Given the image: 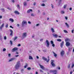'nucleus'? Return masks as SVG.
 Masks as SVG:
<instances>
[{"label":"nucleus","mask_w":74,"mask_h":74,"mask_svg":"<svg viewBox=\"0 0 74 74\" xmlns=\"http://www.w3.org/2000/svg\"><path fill=\"white\" fill-rule=\"evenodd\" d=\"M15 69L16 70H18L21 67V62L20 61H18L15 65Z\"/></svg>","instance_id":"1"},{"label":"nucleus","mask_w":74,"mask_h":74,"mask_svg":"<svg viewBox=\"0 0 74 74\" xmlns=\"http://www.w3.org/2000/svg\"><path fill=\"white\" fill-rule=\"evenodd\" d=\"M24 25H27V21L25 20H23L22 21V27L24 26Z\"/></svg>","instance_id":"2"},{"label":"nucleus","mask_w":74,"mask_h":74,"mask_svg":"<svg viewBox=\"0 0 74 74\" xmlns=\"http://www.w3.org/2000/svg\"><path fill=\"white\" fill-rule=\"evenodd\" d=\"M42 59L44 60L45 61H46L47 63H48L49 62V59H48V60H47V58H45L44 57H42Z\"/></svg>","instance_id":"3"},{"label":"nucleus","mask_w":74,"mask_h":74,"mask_svg":"<svg viewBox=\"0 0 74 74\" xmlns=\"http://www.w3.org/2000/svg\"><path fill=\"white\" fill-rule=\"evenodd\" d=\"M17 50H18V48L15 47L12 49V52H14Z\"/></svg>","instance_id":"4"},{"label":"nucleus","mask_w":74,"mask_h":74,"mask_svg":"<svg viewBox=\"0 0 74 74\" xmlns=\"http://www.w3.org/2000/svg\"><path fill=\"white\" fill-rule=\"evenodd\" d=\"M55 62L54 60H51V64L52 65L53 67H55V66H56L55 64L53 63V62Z\"/></svg>","instance_id":"5"},{"label":"nucleus","mask_w":74,"mask_h":74,"mask_svg":"<svg viewBox=\"0 0 74 74\" xmlns=\"http://www.w3.org/2000/svg\"><path fill=\"white\" fill-rule=\"evenodd\" d=\"M26 36H27V34L26 33H24L23 34H22L23 38H25V37H26Z\"/></svg>","instance_id":"6"},{"label":"nucleus","mask_w":74,"mask_h":74,"mask_svg":"<svg viewBox=\"0 0 74 74\" xmlns=\"http://www.w3.org/2000/svg\"><path fill=\"white\" fill-rule=\"evenodd\" d=\"M60 54L61 56H63L64 55V51L63 50H62Z\"/></svg>","instance_id":"7"},{"label":"nucleus","mask_w":74,"mask_h":74,"mask_svg":"<svg viewBox=\"0 0 74 74\" xmlns=\"http://www.w3.org/2000/svg\"><path fill=\"white\" fill-rule=\"evenodd\" d=\"M46 42L47 43L46 46L47 47H49V41H48V40H46Z\"/></svg>","instance_id":"8"},{"label":"nucleus","mask_w":74,"mask_h":74,"mask_svg":"<svg viewBox=\"0 0 74 74\" xmlns=\"http://www.w3.org/2000/svg\"><path fill=\"white\" fill-rule=\"evenodd\" d=\"M63 45H64V42L63 41L60 44V47L62 48H63Z\"/></svg>","instance_id":"9"},{"label":"nucleus","mask_w":74,"mask_h":74,"mask_svg":"<svg viewBox=\"0 0 74 74\" xmlns=\"http://www.w3.org/2000/svg\"><path fill=\"white\" fill-rule=\"evenodd\" d=\"M52 35L53 36V37H55V38H56L58 36L57 34H53Z\"/></svg>","instance_id":"10"},{"label":"nucleus","mask_w":74,"mask_h":74,"mask_svg":"<svg viewBox=\"0 0 74 74\" xmlns=\"http://www.w3.org/2000/svg\"><path fill=\"white\" fill-rule=\"evenodd\" d=\"M39 66L40 68L42 69V70H44V69H45V68H44V66H43L41 65L40 64H39Z\"/></svg>","instance_id":"11"},{"label":"nucleus","mask_w":74,"mask_h":74,"mask_svg":"<svg viewBox=\"0 0 74 74\" xmlns=\"http://www.w3.org/2000/svg\"><path fill=\"white\" fill-rule=\"evenodd\" d=\"M66 46H67V47H69V46H70V43L69 42H66Z\"/></svg>","instance_id":"12"},{"label":"nucleus","mask_w":74,"mask_h":74,"mask_svg":"<svg viewBox=\"0 0 74 74\" xmlns=\"http://www.w3.org/2000/svg\"><path fill=\"white\" fill-rule=\"evenodd\" d=\"M15 59V58H12L9 60V62H12V61H14Z\"/></svg>","instance_id":"13"},{"label":"nucleus","mask_w":74,"mask_h":74,"mask_svg":"<svg viewBox=\"0 0 74 74\" xmlns=\"http://www.w3.org/2000/svg\"><path fill=\"white\" fill-rule=\"evenodd\" d=\"M10 32L11 33L10 34V35L12 36L13 34V31H12V29H10Z\"/></svg>","instance_id":"14"},{"label":"nucleus","mask_w":74,"mask_h":74,"mask_svg":"<svg viewBox=\"0 0 74 74\" xmlns=\"http://www.w3.org/2000/svg\"><path fill=\"white\" fill-rule=\"evenodd\" d=\"M14 14H18V15H19L20 14V13L19 12H18V11H15L14 12Z\"/></svg>","instance_id":"15"},{"label":"nucleus","mask_w":74,"mask_h":74,"mask_svg":"<svg viewBox=\"0 0 74 74\" xmlns=\"http://www.w3.org/2000/svg\"><path fill=\"white\" fill-rule=\"evenodd\" d=\"M31 11L32 12L33 11V10H32V9H29L27 10V13H30V12Z\"/></svg>","instance_id":"16"},{"label":"nucleus","mask_w":74,"mask_h":74,"mask_svg":"<svg viewBox=\"0 0 74 74\" xmlns=\"http://www.w3.org/2000/svg\"><path fill=\"white\" fill-rule=\"evenodd\" d=\"M4 24H3L0 27V29L1 30H2V29H3V27H4Z\"/></svg>","instance_id":"17"},{"label":"nucleus","mask_w":74,"mask_h":74,"mask_svg":"<svg viewBox=\"0 0 74 74\" xmlns=\"http://www.w3.org/2000/svg\"><path fill=\"white\" fill-rule=\"evenodd\" d=\"M9 21H11L12 22H14V19L11 18H10L9 19Z\"/></svg>","instance_id":"18"},{"label":"nucleus","mask_w":74,"mask_h":74,"mask_svg":"<svg viewBox=\"0 0 74 74\" xmlns=\"http://www.w3.org/2000/svg\"><path fill=\"white\" fill-rule=\"evenodd\" d=\"M69 41H70V40L68 38H66L65 40V42H68Z\"/></svg>","instance_id":"19"},{"label":"nucleus","mask_w":74,"mask_h":74,"mask_svg":"<svg viewBox=\"0 0 74 74\" xmlns=\"http://www.w3.org/2000/svg\"><path fill=\"white\" fill-rule=\"evenodd\" d=\"M51 30L52 33H54L55 32V30L53 29V28H51Z\"/></svg>","instance_id":"20"},{"label":"nucleus","mask_w":74,"mask_h":74,"mask_svg":"<svg viewBox=\"0 0 74 74\" xmlns=\"http://www.w3.org/2000/svg\"><path fill=\"white\" fill-rule=\"evenodd\" d=\"M52 52L54 54V56H55V57H56V56H57V54H56V53L53 52V51Z\"/></svg>","instance_id":"21"},{"label":"nucleus","mask_w":74,"mask_h":74,"mask_svg":"<svg viewBox=\"0 0 74 74\" xmlns=\"http://www.w3.org/2000/svg\"><path fill=\"white\" fill-rule=\"evenodd\" d=\"M65 12H64V10H62L61 11V14H64Z\"/></svg>","instance_id":"22"},{"label":"nucleus","mask_w":74,"mask_h":74,"mask_svg":"<svg viewBox=\"0 0 74 74\" xmlns=\"http://www.w3.org/2000/svg\"><path fill=\"white\" fill-rule=\"evenodd\" d=\"M16 7H17V8H18L19 9L21 8H20V6H19V4L17 5Z\"/></svg>","instance_id":"23"},{"label":"nucleus","mask_w":74,"mask_h":74,"mask_svg":"<svg viewBox=\"0 0 74 74\" xmlns=\"http://www.w3.org/2000/svg\"><path fill=\"white\" fill-rule=\"evenodd\" d=\"M23 5H24V6H26L27 5V2H25L23 3Z\"/></svg>","instance_id":"24"},{"label":"nucleus","mask_w":74,"mask_h":74,"mask_svg":"<svg viewBox=\"0 0 74 74\" xmlns=\"http://www.w3.org/2000/svg\"><path fill=\"white\" fill-rule=\"evenodd\" d=\"M58 71L57 70H53V73H57V72Z\"/></svg>","instance_id":"25"},{"label":"nucleus","mask_w":74,"mask_h":74,"mask_svg":"<svg viewBox=\"0 0 74 74\" xmlns=\"http://www.w3.org/2000/svg\"><path fill=\"white\" fill-rule=\"evenodd\" d=\"M29 59H32V60H33V57H32L31 56H29Z\"/></svg>","instance_id":"26"},{"label":"nucleus","mask_w":74,"mask_h":74,"mask_svg":"<svg viewBox=\"0 0 74 74\" xmlns=\"http://www.w3.org/2000/svg\"><path fill=\"white\" fill-rule=\"evenodd\" d=\"M65 24L66 25V26H67V27H69V24H67V23H65Z\"/></svg>","instance_id":"27"},{"label":"nucleus","mask_w":74,"mask_h":74,"mask_svg":"<svg viewBox=\"0 0 74 74\" xmlns=\"http://www.w3.org/2000/svg\"><path fill=\"white\" fill-rule=\"evenodd\" d=\"M25 64L26 65L24 66V68H26V67H27L28 65L27 63H26Z\"/></svg>","instance_id":"28"},{"label":"nucleus","mask_w":74,"mask_h":74,"mask_svg":"<svg viewBox=\"0 0 74 74\" xmlns=\"http://www.w3.org/2000/svg\"><path fill=\"white\" fill-rule=\"evenodd\" d=\"M1 10L2 12H5V9H1Z\"/></svg>","instance_id":"29"},{"label":"nucleus","mask_w":74,"mask_h":74,"mask_svg":"<svg viewBox=\"0 0 74 74\" xmlns=\"http://www.w3.org/2000/svg\"><path fill=\"white\" fill-rule=\"evenodd\" d=\"M57 40L58 41H59V42H61V41H62V40H61V39H58Z\"/></svg>","instance_id":"30"},{"label":"nucleus","mask_w":74,"mask_h":74,"mask_svg":"<svg viewBox=\"0 0 74 74\" xmlns=\"http://www.w3.org/2000/svg\"><path fill=\"white\" fill-rule=\"evenodd\" d=\"M71 49H72L71 48L69 47L68 48V50L69 51H71Z\"/></svg>","instance_id":"31"},{"label":"nucleus","mask_w":74,"mask_h":74,"mask_svg":"<svg viewBox=\"0 0 74 74\" xmlns=\"http://www.w3.org/2000/svg\"><path fill=\"white\" fill-rule=\"evenodd\" d=\"M17 38H18V37L17 36L15 37L14 38V40H16Z\"/></svg>","instance_id":"32"},{"label":"nucleus","mask_w":74,"mask_h":74,"mask_svg":"<svg viewBox=\"0 0 74 74\" xmlns=\"http://www.w3.org/2000/svg\"><path fill=\"white\" fill-rule=\"evenodd\" d=\"M67 5H65L64 6V8L65 9L67 7Z\"/></svg>","instance_id":"33"},{"label":"nucleus","mask_w":74,"mask_h":74,"mask_svg":"<svg viewBox=\"0 0 74 74\" xmlns=\"http://www.w3.org/2000/svg\"><path fill=\"white\" fill-rule=\"evenodd\" d=\"M7 9H8V10H10V11H11V10H12V9L8 7Z\"/></svg>","instance_id":"34"},{"label":"nucleus","mask_w":74,"mask_h":74,"mask_svg":"<svg viewBox=\"0 0 74 74\" xmlns=\"http://www.w3.org/2000/svg\"><path fill=\"white\" fill-rule=\"evenodd\" d=\"M42 6H43V7H44V6H45V4L44 3H42L41 4Z\"/></svg>","instance_id":"35"},{"label":"nucleus","mask_w":74,"mask_h":74,"mask_svg":"<svg viewBox=\"0 0 74 74\" xmlns=\"http://www.w3.org/2000/svg\"><path fill=\"white\" fill-rule=\"evenodd\" d=\"M64 33H68V32H67V31L66 30H64Z\"/></svg>","instance_id":"36"},{"label":"nucleus","mask_w":74,"mask_h":74,"mask_svg":"<svg viewBox=\"0 0 74 74\" xmlns=\"http://www.w3.org/2000/svg\"><path fill=\"white\" fill-rule=\"evenodd\" d=\"M68 69H70V64H69L68 66Z\"/></svg>","instance_id":"37"},{"label":"nucleus","mask_w":74,"mask_h":74,"mask_svg":"<svg viewBox=\"0 0 74 74\" xmlns=\"http://www.w3.org/2000/svg\"><path fill=\"white\" fill-rule=\"evenodd\" d=\"M10 43L11 45H12V42L11 40H10Z\"/></svg>","instance_id":"38"},{"label":"nucleus","mask_w":74,"mask_h":74,"mask_svg":"<svg viewBox=\"0 0 74 74\" xmlns=\"http://www.w3.org/2000/svg\"><path fill=\"white\" fill-rule=\"evenodd\" d=\"M27 69L28 70H31V68H30V67H28V68H27Z\"/></svg>","instance_id":"39"},{"label":"nucleus","mask_w":74,"mask_h":74,"mask_svg":"<svg viewBox=\"0 0 74 74\" xmlns=\"http://www.w3.org/2000/svg\"><path fill=\"white\" fill-rule=\"evenodd\" d=\"M51 44H53V41L51 40Z\"/></svg>","instance_id":"40"},{"label":"nucleus","mask_w":74,"mask_h":74,"mask_svg":"<svg viewBox=\"0 0 74 74\" xmlns=\"http://www.w3.org/2000/svg\"><path fill=\"white\" fill-rule=\"evenodd\" d=\"M8 24H7L5 26V27H6V28H7V27H8Z\"/></svg>","instance_id":"41"},{"label":"nucleus","mask_w":74,"mask_h":74,"mask_svg":"<svg viewBox=\"0 0 74 74\" xmlns=\"http://www.w3.org/2000/svg\"><path fill=\"white\" fill-rule=\"evenodd\" d=\"M53 70H50L49 71L50 73H53Z\"/></svg>","instance_id":"42"},{"label":"nucleus","mask_w":74,"mask_h":74,"mask_svg":"<svg viewBox=\"0 0 74 74\" xmlns=\"http://www.w3.org/2000/svg\"><path fill=\"white\" fill-rule=\"evenodd\" d=\"M74 29L72 30L71 32L72 33H74Z\"/></svg>","instance_id":"43"},{"label":"nucleus","mask_w":74,"mask_h":74,"mask_svg":"<svg viewBox=\"0 0 74 74\" xmlns=\"http://www.w3.org/2000/svg\"><path fill=\"white\" fill-rule=\"evenodd\" d=\"M19 56V55H16L15 56V57L16 58H17V57H18Z\"/></svg>","instance_id":"44"},{"label":"nucleus","mask_w":74,"mask_h":74,"mask_svg":"<svg viewBox=\"0 0 74 74\" xmlns=\"http://www.w3.org/2000/svg\"><path fill=\"white\" fill-rule=\"evenodd\" d=\"M51 7L52 8H53V5L52 4H51Z\"/></svg>","instance_id":"45"},{"label":"nucleus","mask_w":74,"mask_h":74,"mask_svg":"<svg viewBox=\"0 0 74 74\" xmlns=\"http://www.w3.org/2000/svg\"><path fill=\"white\" fill-rule=\"evenodd\" d=\"M40 25V24H37L36 25V26H38Z\"/></svg>","instance_id":"46"},{"label":"nucleus","mask_w":74,"mask_h":74,"mask_svg":"<svg viewBox=\"0 0 74 74\" xmlns=\"http://www.w3.org/2000/svg\"><path fill=\"white\" fill-rule=\"evenodd\" d=\"M15 54H17V55H18V54H19V53H18V52L17 51H16V52Z\"/></svg>","instance_id":"47"},{"label":"nucleus","mask_w":74,"mask_h":74,"mask_svg":"<svg viewBox=\"0 0 74 74\" xmlns=\"http://www.w3.org/2000/svg\"><path fill=\"white\" fill-rule=\"evenodd\" d=\"M31 16H34V15L33 14H31Z\"/></svg>","instance_id":"48"},{"label":"nucleus","mask_w":74,"mask_h":74,"mask_svg":"<svg viewBox=\"0 0 74 74\" xmlns=\"http://www.w3.org/2000/svg\"><path fill=\"white\" fill-rule=\"evenodd\" d=\"M52 46L53 47H55V44H53V43L52 44Z\"/></svg>","instance_id":"49"},{"label":"nucleus","mask_w":74,"mask_h":74,"mask_svg":"<svg viewBox=\"0 0 74 74\" xmlns=\"http://www.w3.org/2000/svg\"><path fill=\"white\" fill-rule=\"evenodd\" d=\"M4 39L5 40H6L7 39V37L6 36H4Z\"/></svg>","instance_id":"50"},{"label":"nucleus","mask_w":74,"mask_h":74,"mask_svg":"<svg viewBox=\"0 0 74 74\" xmlns=\"http://www.w3.org/2000/svg\"><path fill=\"white\" fill-rule=\"evenodd\" d=\"M6 51V49L5 48H4L3 49V51Z\"/></svg>","instance_id":"51"},{"label":"nucleus","mask_w":74,"mask_h":74,"mask_svg":"<svg viewBox=\"0 0 74 74\" xmlns=\"http://www.w3.org/2000/svg\"><path fill=\"white\" fill-rule=\"evenodd\" d=\"M28 23L29 24H31V23H32L31 22L29 21L28 22Z\"/></svg>","instance_id":"52"},{"label":"nucleus","mask_w":74,"mask_h":74,"mask_svg":"<svg viewBox=\"0 0 74 74\" xmlns=\"http://www.w3.org/2000/svg\"><path fill=\"white\" fill-rule=\"evenodd\" d=\"M10 27L11 28H12V29H14V27L12 26L11 25L10 26Z\"/></svg>","instance_id":"53"},{"label":"nucleus","mask_w":74,"mask_h":74,"mask_svg":"<svg viewBox=\"0 0 74 74\" xmlns=\"http://www.w3.org/2000/svg\"><path fill=\"white\" fill-rule=\"evenodd\" d=\"M69 10H70V11H71L72 10V8H69Z\"/></svg>","instance_id":"54"},{"label":"nucleus","mask_w":74,"mask_h":74,"mask_svg":"<svg viewBox=\"0 0 74 74\" xmlns=\"http://www.w3.org/2000/svg\"><path fill=\"white\" fill-rule=\"evenodd\" d=\"M12 3H14L15 2V1H14V0H12Z\"/></svg>","instance_id":"55"},{"label":"nucleus","mask_w":74,"mask_h":74,"mask_svg":"<svg viewBox=\"0 0 74 74\" xmlns=\"http://www.w3.org/2000/svg\"><path fill=\"white\" fill-rule=\"evenodd\" d=\"M18 47H21V44H19L18 45Z\"/></svg>","instance_id":"56"},{"label":"nucleus","mask_w":74,"mask_h":74,"mask_svg":"<svg viewBox=\"0 0 74 74\" xmlns=\"http://www.w3.org/2000/svg\"><path fill=\"white\" fill-rule=\"evenodd\" d=\"M65 19L66 20H67V17H65Z\"/></svg>","instance_id":"57"},{"label":"nucleus","mask_w":74,"mask_h":74,"mask_svg":"<svg viewBox=\"0 0 74 74\" xmlns=\"http://www.w3.org/2000/svg\"><path fill=\"white\" fill-rule=\"evenodd\" d=\"M57 69H58V70H60V67H58Z\"/></svg>","instance_id":"58"},{"label":"nucleus","mask_w":74,"mask_h":74,"mask_svg":"<svg viewBox=\"0 0 74 74\" xmlns=\"http://www.w3.org/2000/svg\"><path fill=\"white\" fill-rule=\"evenodd\" d=\"M73 73V71H71L70 72V74H72Z\"/></svg>","instance_id":"59"},{"label":"nucleus","mask_w":74,"mask_h":74,"mask_svg":"<svg viewBox=\"0 0 74 74\" xmlns=\"http://www.w3.org/2000/svg\"><path fill=\"white\" fill-rule=\"evenodd\" d=\"M36 58L37 59H39V57H38V56H36Z\"/></svg>","instance_id":"60"},{"label":"nucleus","mask_w":74,"mask_h":74,"mask_svg":"<svg viewBox=\"0 0 74 74\" xmlns=\"http://www.w3.org/2000/svg\"><path fill=\"white\" fill-rule=\"evenodd\" d=\"M36 2H34V5H36Z\"/></svg>","instance_id":"61"},{"label":"nucleus","mask_w":74,"mask_h":74,"mask_svg":"<svg viewBox=\"0 0 74 74\" xmlns=\"http://www.w3.org/2000/svg\"><path fill=\"white\" fill-rule=\"evenodd\" d=\"M42 40H43V39H41L40 40V41H42Z\"/></svg>","instance_id":"62"},{"label":"nucleus","mask_w":74,"mask_h":74,"mask_svg":"<svg viewBox=\"0 0 74 74\" xmlns=\"http://www.w3.org/2000/svg\"><path fill=\"white\" fill-rule=\"evenodd\" d=\"M40 72H42H42H43V71H42L41 70V69H40Z\"/></svg>","instance_id":"63"},{"label":"nucleus","mask_w":74,"mask_h":74,"mask_svg":"<svg viewBox=\"0 0 74 74\" xmlns=\"http://www.w3.org/2000/svg\"><path fill=\"white\" fill-rule=\"evenodd\" d=\"M36 74H38V72H36V73H35Z\"/></svg>","instance_id":"64"}]
</instances>
